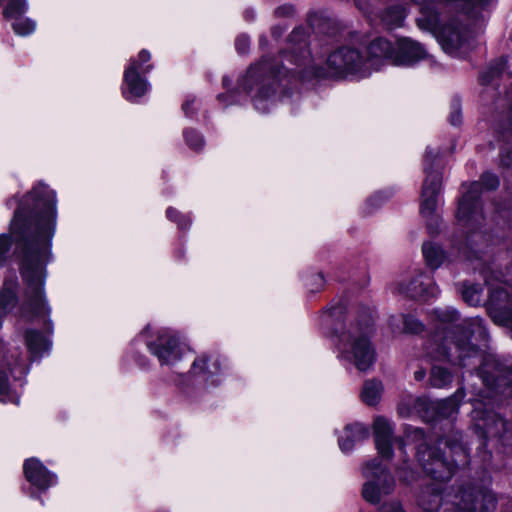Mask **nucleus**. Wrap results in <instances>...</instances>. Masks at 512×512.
Here are the masks:
<instances>
[{
    "label": "nucleus",
    "instance_id": "4468645a",
    "mask_svg": "<svg viewBox=\"0 0 512 512\" xmlns=\"http://www.w3.org/2000/svg\"><path fill=\"white\" fill-rule=\"evenodd\" d=\"M496 507V498L486 488L464 491L457 512H490Z\"/></svg>",
    "mask_w": 512,
    "mask_h": 512
},
{
    "label": "nucleus",
    "instance_id": "e433bc0d",
    "mask_svg": "<svg viewBox=\"0 0 512 512\" xmlns=\"http://www.w3.org/2000/svg\"><path fill=\"white\" fill-rule=\"evenodd\" d=\"M11 241L7 235L0 236V265H2L6 259V253L10 249Z\"/></svg>",
    "mask_w": 512,
    "mask_h": 512
},
{
    "label": "nucleus",
    "instance_id": "6e6d98bb",
    "mask_svg": "<svg viewBox=\"0 0 512 512\" xmlns=\"http://www.w3.org/2000/svg\"><path fill=\"white\" fill-rule=\"evenodd\" d=\"M336 313H337V312H336V309H333L332 314H333V315H336Z\"/></svg>",
    "mask_w": 512,
    "mask_h": 512
},
{
    "label": "nucleus",
    "instance_id": "09e8293b",
    "mask_svg": "<svg viewBox=\"0 0 512 512\" xmlns=\"http://www.w3.org/2000/svg\"><path fill=\"white\" fill-rule=\"evenodd\" d=\"M414 375H415V379H416V380H422V379H424V377H425V371H424V370H422V369H421V370H418V371H416V372H415V374H414Z\"/></svg>",
    "mask_w": 512,
    "mask_h": 512
},
{
    "label": "nucleus",
    "instance_id": "5701e85b",
    "mask_svg": "<svg viewBox=\"0 0 512 512\" xmlns=\"http://www.w3.org/2000/svg\"><path fill=\"white\" fill-rule=\"evenodd\" d=\"M220 371V362L217 357L202 355L194 360L192 364V373L214 375Z\"/></svg>",
    "mask_w": 512,
    "mask_h": 512
},
{
    "label": "nucleus",
    "instance_id": "423d86ee",
    "mask_svg": "<svg viewBox=\"0 0 512 512\" xmlns=\"http://www.w3.org/2000/svg\"><path fill=\"white\" fill-rule=\"evenodd\" d=\"M437 156L432 150H426L425 173L426 177L422 186L420 213L426 220L427 228L431 233H437L440 226V217L437 214L438 195L441 189L442 177L438 170L430 167V162Z\"/></svg>",
    "mask_w": 512,
    "mask_h": 512
},
{
    "label": "nucleus",
    "instance_id": "49530a36",
    "mask_svg": "<svg viewBox=\"0 0 512 512\" xmlns=\"http://www.w3.org/2000/svg\"><path fill=\"white\" fill-rule=\"evenodd\" d=\"M193 103H194V101H193V100H191V101H190V100H187L186 102H184V103H183L182 108H183V110H184V112H185L186 114H188V113H189V108H191V105H192Z\"/></svg>",
    "mask_w": 512,
    "mask_h": 512
},
{
    "label": "nucleus",
    "instance_id": "37998d69",
    "mask_svg": "<svg viewBox=\"0 0 512 512\" xmlns=\"http://www.w3.org/2000/svg\"><path fill=\"white\" fill-rule=\"evenodd\" d=\"M461 122V113L458 109L453 111L450 115V123L452 125H458Z\"/></svg>",
    "mask_w": 512,
    "mask_h": 512
},
{
    "label": "nucleus",
    "instance_id": "dca6fc26",
    "mask_svg": "<svg viewBox=\"0 0 512 512\" xmlns=\"http://www.w3.org/2000/svg\"><path fill=\"white\" fill-rule=\"evenodd\" d=\"M375 445L378 453L383 458H391L392 456V424L384 417H377L373 425Z\"/></svg>",
    "mask_w": 512,
    "mask_h": 512
},
{
    "label": "nucleus",
    "instance_id": "4d7b16f0",
    "mask_svg": "<svg viewBox=\"0 0 512 512\" xmlns=\"http://www.w3.org/2000/svg\"><path fill=\"white\" fill-rule=\"evenodd\" d=\"M2 2V0H0V3Z\"/></svg>",
    "mask_w": 512,
    "mask_h": 512
},
{
    "label": "nucleus",
    "instance_id": "c9c22d12",
    "mask_svg": "<svg viewBox=\"0 0 512 512\" xmlns=\"http://www.w3.org/2000/svg\"><path fill=\"white\" fill-rule=\"evenodd\" d=\"M167 217L170 220L178 221L179 226L181 228L186 227L189 224V219H187L185 216L181 215L176 209L174 208H168L167 209Z\"/></svg>",
    "mask_w": 512,
    "mask_h": 512
},
{
    "label": "nucleus",
    "instance_id": "473e14b6",
    "mask_svg": "<svg viewBox=\"0 0 512 512\" xmlns=\"http://www.w3.org/2000/svg\"><path fill=\"white\" fill-rule=\"evenodd\" d=\"M403 322L406 332L420 333L423 330V324L412 315L405 316Z\"/></svg>",
    "mask_w": 512,
    "mask_h": 512
},
{
    "label": "nucleus",
    "instance_id": "f704fd0d",
    "mask_svg": "<svg viewBox=\"0 0 512 512\" xmlns=\"http://www.w3.org/2000/svg\"><path fill=\"white\" fill-rule=\"evenodd\" d=\"M324 276L321 273L312 274L307 280V286L312 292L318 291L324 285Z\"/></svg>",
    "mask_w": 512,
    "mask_h": 512
},
{
    "label": "nucleus",
    "instance_id": "f3484780",
    "mask_svg": "<svg viewBox=\"0 0 512 512\" xmlns=\"http://www.w3.org/2000/svg\"><path fill=\"white\" fill-rule=\"evenodd\" d=\"M24 473L26 479L40 490H45L55 483V476L39 460L34 458L24 463Z\"/></svg>",
    "mask_w": 512,
    "mask_h": 512
},
{
    "label": "nucleus",
    "instance_id": "f03ea898",
    "mask_svg": "<svg viewBox=\"0 0 512 512\" xmlns=\"http://www.w3.org/2000/svg\"><path fill=\"white\" fill-rule=\"evenodd\" d=\"M488 334L481 318L475 317L452 326L445 337L442 349L450 362L462 367L470 366L480 361L478 376L489 391L494 389L512 397V369L503 367L495 355L485 352ZM483 399L491 397L480 395Z\"/></svg>",
    "mask_w": 512,
    "mask_h": 512
},
{
    "label": "nucleus",
    "instance_id": "6ab92c4d",
    "mask_svg": "<svg viewBox=\"0 0 512 512\" xmlns=\"http://www.w3.org/2000/svg\"><path fill=\"white\" fill-rule=\"evenodd\" d=\"M368 436L366 429L361 424H349L345 426L343 433L339 436V447L342 452H349L354 444Z\"/></svg>",
    "mask_w": 512,
    "mask_h": 512
},
{
    "label": "nucleus",
    "instance_id": "de8ad7c7",
    "mask_svg": "<svg viewBox=\"0 0 512 512\" xmlns=\"http://www.w3.org/2000/svg\"><path fill=\"white\" fill-rule=\"evenodd\" d=\"M303 35H304V33L302 30H295L291 34V41H295L299 36H303Z\"/></svg>",
    "mask_w": 512,
    "mask_h": 512
},
{
    "label": "nucleus",
    "instance_id": "5fc2aeb1",
    "mask_svg": "<svg viewBox=\"0 0 512 512\" xmlns=\"http://www.w3.org/2000/svg\"><path fill=\"white\" fill-rule=\"evenodd\" d=\"M295 63H299V59L295 57Z\"/></svg>",
    "mask_w": 512,
    "mask_h": 512
},
{
    "label": "nucleus",
    "instance_id": "58836bf2",
    "mask_svg": "<svg viewBox=\"0 0 512 512\" xmlns=\"http://www.w3.org/2000/svg\"><path fill=\"white\" fill-rule=\"evenodd\" d=\"M250 45L249 38L245 35H241L236 39L235 46L239 53H245Z\"/></svg>",
    "mask_w": 512,
    "mask_h": 512
},
{
    "label": "nucleus",
    "instance_id": "72a5a7b5",
    "mask_svg": "<svg viewBox=\"0 0 512 512\" xmlns=\"http://www.w3.org/2000/svg\"><path fill=\"white\" fill-rule=\"evenodd\" d=\"M184 137L187 144L195 150L200 149L203 146V139L201 136L194 130H186L184 132Z\"/></svg>",
    "mask_w": 512,
    "mask_h": 512
},
{
    "label": "nucleus",
    "instance_id": "4be33fe9",
    "mask_svg": "<svg viewBox=\"0 0 512 512\" xmlns=\"http://www.w3.org/2000/svg\"><path fill=\"white\" fill-rule=\"evenodd\" d=\"M406 17V11L402 6L395 5L387 8L381 14V21L388 29L401 27Z\"/></svg>",
    "mask_w": 512,
    "mask_h": 512
},
{
    "label": "nucleus",
    "instance_id": "c756f323",
    "mask_svg": "<svg viewBox=\"0 0 512 512\" xmlns=\"http://www.w3.org/2000/svg\"><path fill=\"white\" fill-rule=\"evenodd\" d=\"M14 32L19 36H27L34 32L36 29L35 21L29 18H22L21 16L16 18L12 24Z\"/></svg>",
    "mask_w": 512,
    "mask_h": 512
},
{
    "label": "nucleus",
    "instance_id": "6e6552de",
    "mask_svg": "<svg viewBox=\"0 0 512 512\" xmlns=\"http://www.w3.org/2000/svg\"><path fill=\"white\" fill-rule=\"evenodd\" d=\"M275 65L270 59H264L259 64L251 66L244 78L241 86L247 93H252L254 89L257 93L253 96L256 109L264 112L261 103L270 98L274 93V84L277 79Z\"/></svg>",
    "mask_w": 512,
    "mask_h": 512
},
{
    "label": "nucleus",
    "instance_id": "603ef678",
    "mask_svg": "<svg viewBox=\"0 0 512 512\" xmlns=\"http://www.w3.org/2000/svg\"><path fill=\"white\" fill-rule=\"evenodd\" d=\"M3 349H4V345H3V343L0 341V353L3 351Z\"/></svg>",
    "mask_w": 512,
    "mask_h": 512
},
{
    "label": "nucleus",
    "instance_id": "412c9836",
    "mask_svg": "<svg viewBox=\"0 0 512 512\" xmlns=\"http://www.w3.org/2000/svg\"><path fill=\"white\" fill-rule=\"evenodd\" d=\"M422 252L427 265L431 269L439 268L447 259L442 247L432 242L424 243Z\"/></svg>",
    "mask_w": 512,
    "mask_h": 512
},
{
    "label": "nucleus",
    "instance_id": "39448f33",
    "mask_svg": "<svg viewBox=\"0 0 512 512\" xmlns=\"http://www.w3.org/2000/svg\"><path fill=\"white\" fill-rule=\"evenodd\" d=\"M498 185L499 180L494 174L485 173L480 182H473L468 186L459 201L456 212L457 222L463 229L473 231L483 225L484 215L479 202L481 188L494 190Z\"/></svg>",
    "mask_w": 512,
    "mask_h": 512
},
{
    "label": "nucleus",
    "instance_id": "2f4dec72",
    "mask_svg": "<svg viewBox=\"0 0 512 512\" xmlns=\"http://www.w3.org/2000/svg\"><path fill=\"white\" fill-rule=\"evenodd\" d=\"M441 323H451L458 319V313L452 308L437 309L434 312Z\"/></svg>",
    "mask_w": 512,
    "mask_h": 512
},
{
    "label": "nucleus",
    "instance_id": "1a4fd4ad",
    "mask_svg": "<svg viewBox=\"0 0 512 512\" xmlns=\"http://www.w3.org/2000/svg\"><path fill=\"white\" fill-rule=\"evenodd\" d=\"M148 350L159 360L161 365L172 366L182 357V344L178 335L169 330H159L155 335H150V327L143 332Z\"/></svg>",
    "mask_w": 512,
    "mask_h": 512
},
{
    "label": "nucleus",
    "instance_id": "3c124183",
    "mask_svg": "<svg viewBox=\"0 0 512 512\" xmlns=\"http://www.w3.org/2000/svg\"><path fill=\"white\" fill-rule=\"evenodd\" d=\"M378 198H379V195H375V196L371 197V198L368 200L367 204H368V205L373 204V202H374V201H376V200H378Z\"/></svg>",
    "mask_w": 512,
    "mask_h": 512
},
{
    "label": "nucleus",
    "instance_id": "9b49d317",
    "mask_svg": "<svg viewBox=\"0 0 512 512\" xmlns=\"http://www.w3.org/2000/svg\"><path fill=\"white\" fill-rule=\"evenodd\" d=\"M151 54L147 50H141L138 54V60H131L129 66L124 71V88L122 94L128 101H133L146 94L149 90V84L141 74H147L152 70V65L144 63L148 62Z\"/></svg>",
    "mask_w": 512,
    "mask_h": 512
},
{
    "label": "nucleus",
    "instance_id": "9d476101",
    "mask_svg": "<svg viewBox=\"0 0 512 512\" xmlns=\"http://www.w3.org/2000/svg\"><path fill=\"white\" fill-rule=\"evenodd\" d=\"M363 475L366 482L363 485L362 495L372 504H378L381 498L390 494L395 486L394 478L378 459L366 463Z\"/></svg>",
    "mask_w": 512,
    "mask_h": 512
},
{
    "label": "nucleus",
    "instance_id": "f8f14e48",
    "mask_svg": "<svg viewBox=\"0 0 512 512\" xmlns=\"http://www.w3.org/2000/svg\"><path fill=\"white\" fill-rule=\"evenodd\" d=\"M329 68L339 76L355 75L366 77L370 74L367 60L359 50L343 47L331 53L327 59Z\"/></svg>",
    "mask_w": 512,
    "mask_h": 512
},
{
    "label": "nucleus",
    "instance_id": "7ed1b4c3",
    "mask_svg": "<svg viewBox=\"0 0 512 512\" xmlns=\"http://www.w3.org/2000/svg\"><path fill=\"white\" fill-rule=\"evenodd\" d=\"M406 445H414L418 462L425 472L437 481H448L458 465L468 462L467 450L459 443L445 441L444 456L437 454L434 449L428 447L424 432L420 428H405L404 440H399V450L403 451Z\"/></svg>",
    "mask_w": 512,
    "mask_h": 512
},
{
    "label": "nucleus",
    "instance_id": "c85d7f7f",
    "mask_svg": "<svg viewBox=\"0 0 512 512\" xmlns=\"http://www.w3.org/2000/svg\"><path fill=\"white\" fill-rule=\"evenodd\" d=\"M27 10L26 0H9L3 16L8 19H16Z\"/></svg>",
    "mask_w": 512,
    "mask_h": 512
},
{
    "label": "nucleus",
    "instance_id": "bb28decb",
    "mask_svg": "<svg viewBox=\"0 0 512 512\" xmlns=\"http://www.w3.org/2000/svg\"><path fill=\"white\" fill-rule=\"evenodd\" d=\"M463 397L462 390H458L453 397L442 400L438 403L437 412L442 418H449L456 414L459 409L458 398Z\"/></svg>",
    "mask_w": 512,
    "mask_h": 512
},
{
    "label": "nucleus",
    "instance_id": "79ce46f5",
    "mask_svg": "<svg viewBox=\"0 0 512 512\" xmlns=\"http://www.w3.org/2000/svg\"><path fill=\"white\" fill-rule=\"evenodd\" d=\"M293 11H294V9L291 5H284V6L277 8L276 14L289 16V15L293 14Z\"/></svg>",
    "mask_w": 512,
    "mask_h": 512
},
{
    "label": "nucleus",
    "instance_id": "20e7f679",
    "mask_svg": "<svg viewBox=\"0 0 512 512\" xmlns=\"http://www.w3.org/2000/svg\"><path fill=\"white\" fill-rule=\"evenodd\" d=\"M373 318L369 309H365L340 336L339 357L352 363L358 370H368L375 360V351L370 342Z\"/></svg>",
    "mask_w": 512,
    "mask_h": 512
},
{
    "label": "nucleus",
    "instance_id": "f257e3e1",
    "mask_svg": "<svg viewBox=\"0 0 512 512\" xmlns=\"http://www.w3.org/2000/svg\"><path fill=\"white\" fill-rule=\"evenodd\" d=\"M55 227V192L38 184L26 195L11 222V233L21 242L19 270L24 285L23 314L43 315L50 311L45 281Z\"/></svg>",
    "mask_w": 512,
    "mask_h": 512
},
{
    "label": "nucleus",
    "instance_id": "ddd939ff",
    "mask_svg": "<svg viewBox=\"0 0 512 512\" xmlns=\"http://www.w3.org/2000/svg\"><path fill=\"white\" fill-rule=\"evenodd\" d=\"M397 290L400 294L415 299H428L439 293L436 284L421 271L398 283Z\"/></svg>",
    "mask_w": 512,
    "mask_h": 512
},
{
    "label": "nucleus",
    "instance_id": "c03bdc74",
    "mask_svg": "<svg viewBox=\"0 0 512 512\" xmlns=\"http://www.w3.org/2000/svg\"><path fill=\"white\" fill-rule=\"evenodd\" d=\"M501 163L504 166H511L512 165V151H510V152L506 153L504 156H502Z\"/></svg>",
    "mask_w": 512,
    "mask_h": 512
},
{
    "label": "nucleus",
    "instance_id": "a18cd8bd",
    "mask_svg": "<svg viewBox=\"0 0 512 512\" xmlns=\"http://www.w3.org/2000/svg\"><path fill=\"white\" fill-rule=\"evenodd\" d=\"M299 50H300V52H301V57H302V58H304V57H306V56H308V55H309V51L307 50V45H306V42H305V41H303V43H301V44L299 45Z\"/></svg>",
    "mask_w": 512,
    "mask_h": 512
},
{
    "label": "nucleus",
    "instance_id": "864d4df0",
    "mask_svg": "<svg viewBox=\"0 0 512 512\" xmlns=\"http://www.w3.org/2000/svg\"><path fill=\"white\" fill-rule=\"evenodd\" d=\"M223 84H224L225 86H226V85H228V80H227V78H224V79H223Z\"/></svg>",
    "mask_w": 512,
    "mask_h": 512
},
{
    "label": "nucleus",
    "instance_id": "cd10ccee",
    "mask_svg": "<svg viewBox=\"0 0 512 512\" xmlns=\"http://www.w3.org/2000/svg\"><path fill=\"white\" fill-rule=\"evenodd\" d=\"M451 381L452 375L447 369L439 366H434L432 368L430 375V382L432 386L441 388L449 384Z\"/></svg>",
    "mask_w": 512,
    "mask_h": 512
},
{
    "label": "nucleus",
    "instance_id": "0eeeda50",
    "mask_svg": "<svg viewBox=\"0 0 512 512\" xmlns=\"http://www.w3.org/2000/svg\"><path fill=\"white\" fill-rule=\"evenodd\" d=\"M471 418L475 432L481 437L499 441L503 445L512 442V426L498 414L486 409L482 400L475 401Z\"/></svg>",
    "mask_w": 512,
    "mask_h": 512
},
{
    "label": "nucleus",
    "instance_id": "2eb2a0df",
    "mask_svg": "<svg viewBox=\"0 0 512 512\" xmlns=\"http://www.w3.org/2000/svg\"><path fill=\"white\" fill-rule=\"evenodd\" d=\"M428 57L426 49L418 42L409 38L397 41L394 63L397 65H412Z\"/></svg>",
    "mask_w": 512,
    "mask_h": 512
},
{
    "label": "nucleus",
    "instance_id": "4c0bfd02",
    "mask_svg": "<svg viewBox=\"0 0 512 512\" xmlns=\"http://www.w3.org/2000/svg\"><path fill=\"white\" fill-rule=\"evenodd\" d=\"M500 69L498 67H491L481 75L482 84H489L492 80L499 76Z\"/></svg>",
    "mask_w": 512,
    "mask_h": 512
},
{
    "label": "nucleus",
    "instance_id": "393cba45",
    "mask_svg": "<svg viewBox=\"0 0 512 512\" xmlns=\"http://www.w3.org/2000/svg\"><path fill=\"white\" fill-rule=\"evenodd\" d=\"M382 391V383L378 380L371 379L364 383L361 398L365 404L373 406L380 401Z\"/></svg>",
    "mask_w": 512,
    "mask_h": 512
},
{
    "label": "nucleus",
    "instance_id": "a211bd4d",
    "mask_svg": "<svg viewBox=\"0 0 512 512\" xmlns=\"http://www.w3.org/2000/svg\"><path fill=\"white\" fill-rule=\"evenodd\" d=\"M368 53L369 58L366 60L371 69L376 65L378 59H391L394 62L396 50L388 40L377 38L370 43Z\"/></svg>",
    "mask_w": 512,
    "mask_h": 512
},
{
    "label": "nucleus",
    "instance_id": "a19ab883",
    "mask_svg": "<svg viewBox=\"0 0 512 512\" xmlns=\"http://www.w3.org/2000/svg\"><path fill=\"white\" fill-rule=\"evenodd\" d=\"M406 467H402L401 468V479L407 483H411L412 481H414L416 478H415V474L414 472H406Z\"/></svg>",
    "mask_w": 512,
    "mask_h": 512
},
{
    "label": "nucleus",
    "instance_id": "a878e982",
    "mask_svg": "<svg viewBox=\"0 0 512 512\" xmlns=\"http://www.w3.org/2000/svg\"><path fill=\"white\" fill-rule=\"evenodd\" d=\"M463 300L470 306H478L482 302L483 289L479 284L464 283L460 289Z\"/></svg>",
    "mask_w": 512,
    "mask_h": 512
},
{
    "label": "nucleus",
    "instance_id": "ea45409f",
    "mask_svg": "<svg viewBox=\"0 0 512 512\" xmlns=\"http://www.w3.org/2000/svg\"><path fill=\"white\" fill-rule=\"evenodd\" d=\"M379 512H405V511L402 509L400 504H398L396 502H392V503L383 505Z\"/></svg>",
    "mask_w": 512,
    "mask_h": 512
},
{
    "label": "nucleus",
    "instance_id": "aec40b11",
    "mask_svg": "<svg viewBox=\"0 0 512 512\" xmlns=\"http://www.w3.org/2000/svg\"><path fill=\"white\" fill-rule=\"evenodd\" d=\"M25 342L33 357L41 356L50 347L48 339L40 332L34 330H27L25 332Z\"/></svg>",
    "mask_w": 512,
    "mask_h": 512
},
{
    "label": "nucleus",
    "instance_id": "8fccbe9b",
    "mask_svg": "<svg viewBox=\"0 0 512 512\" xmlns=\"http://www.w3.org/2000/svg\"><path fill=\"white\" fill-rule=\"evenodd\" d=\"M283 30H278V28H273L272 33L275 37H279L282 34Z\"/></svg>",
    "mask_w": 512,
    "mask_h": 512
},
{
    "label": "nucleus",
    "instance_id": "7c9ffc66",
    "mask_svg": "<svg viewBox=\"0 0 512 512\" xmlns=\"http://www.w3.org/2000/svg\"><path fill=\"white\" fill-rule=\"evenodd\" d=\"M0 401L18 403V396L10 391L7 376L0 372Z\"/></svg>",
    "mask_w": 512,
    "mask_h": 512
},
{
    "label": "nucleus",
    "instance_id": "b1692460",
    "mask_svg": "<svg viewBox=\"0 0 512 512\" xmlns=\"http://www.w3.org/2000/svg\"><path fill=\"white\" fill-rule=\"evenodd\" d=\"M442 498L438 488H427L419 495L418 503L425 512H436L441 506Z\"/></svg>",
    "mask_w": 512,
    "mask_h": 512
}]
</instances>
